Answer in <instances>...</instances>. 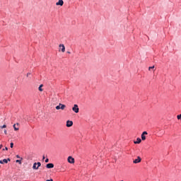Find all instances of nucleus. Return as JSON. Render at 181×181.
<instances>
[{
    "label": "nucleus",
    "mask_w": 181,
    "mask_h": 181,
    "mask_svg": "<svg viewBox=\"0 0 181 181\" xmlns=\"http://www.w3.org/2000/svg\"><path fill=\"white\" fill-rule=\"evenodd\" d=\"M72 111H74V112H76V114H78V112L80 111V109L78 108V105H74V107H72Z\"/></svg>",
    "instance_id": "f257e3e1"
},
{
    "label": "nucleus",
    "mask_w": 181,
    "mask_h": 181,
    "mask_svg": "<svg viewBox=\"0 0 181 181\" xmlns=\"http://www.w3.org/2000/svg\"><path fill=\"white\" fill-rule=\"evenodd\" d=\"M56 110H64L66 108V105L59 103V105L56 106Z\"/></svg>",
    "instance_id": "f03ea898"
},
{
    "label": "nucleus",
    "mask_w": 181,
    "mask_h": 181,
    "mask_svg": "<svg viewBox=\"0 0 181 181\" xmlns=\"http://www.w3.org/2000/svg\"><path fill=\"white\" fill-rule=\"evenodd\" d=\"M59 49H61V51L62 52V53H64L66 52V47H64V45L63 44H60L59 45Z\"/></svg>",
    "instance_id": "7ed1b4c3"
},
{
    "label": "nucleus",
    "mask_w": 181,
    "mask_h": 181,
    "mask_svg": "<svg viewBox=\"0 0 181 181\" xmlns=\"http://www.w3.org/2000/svg\"><path fill=\"white\" fill-rule=\"evenodd\" d=\"M64 1L63 0H59L58 2L56 3L57 6H63Z\"/></svg>",
    "instance_id": "20e7f679"
},
{
    "label": "nucleus",
    "mask_w": 181,
    "mask_h": 181,
    "mask_svg": "<svg viewBox=\"0 0 181 181\" xmlns=\"http://www.w3.org/2000/svg\"><path fill=\"white\" fill-rule=\"evenodd\" d=\"M141 160H142V158L138 156L136 159L133 160V163H140Z\"/></svg>",
    "instance_id": "39448f33"
},
{
    "label": "nucleus",
    "mask_w": 181,
    "mask_h": 181,
    "mask_svg": "<svg viewBox=\"0 0 181 181\" xmlns=\"http://www.w3.org/2000/svg\"><path fill=\"white\" fill-rule=\"evenodd\" d=\"M66 127L70 128V127H73V121L68 120L66 121Z\"/></svg>",
    "instance_id": "423d86ee"
},
{
    "label": "nucleus",
    "mask_w": 181,
    "mask_h": 181,
    "mask_svg": "<svg viewBox=\"0 0 181 181\" xmlns=\"http://www.w3.org/2000/svg\"><path fill=\"white\" fill-rule=\"evenodd\" d=\"M145 135H148V132H144L141 134V139L142 141H145V139H146V136H145Z\"/></svg>",
    "instance_id": "0eeeda50"
},
{
    "label": "nucleus",
    "mask_w": 181,
    "mask_h": 181,
    "mask_svg": "<svg viewBox=\"0 0 181 181\" xmlns=\"http://www.w3.org/2000/svg\"><path fill=\"white\" fill-rule=\"evenodd\" d=\"M69 163H74V158L71 156L68 157Z\"/></svg>",
    "instance_id": "6e6552de"
},
{
    "label": "nucleus",
    "mask_w": 181,
    "mask_h": 181,
    "mask_svg": "<svg viewBox=\"0 0 181 181\" xmlns=\"http://www.w3.org/2000/svg\"><path fill=\"white\" fill-rule=\"evenodd\" d=\"M46 168L47 169H52V168H54V165L53 163H48V164H47Z\"/></svg>",
    "instance_id": "1a4fd4ad"
},
{
    "label": "nucleus",
    "mask_w": 181,
    "mask_h": 181,
    "mask_svg": "<svg viewBox=\"0 0 181 181\" xmlns=\"http://www.w3.org/2000/svg\"><path fill=\"white\" fill-rule=\"evenodd\" d=\"M13 129L15 131H19V123L14 124Z\"/></svg>",
    "instance_id": "9d476101"
},
{
    "label": "nucleus",
    "mask_w": 181,
    "mask_h": 181,
    "mask_svg": "<svg viewBox=\"0 0 181 181\" xmlns=\"http://www.w3.org/2000/svg\"><path fill=\"white\" fill-rule=\"evenodd\" d=\"M33 169H34V170H37V169H39V166H37V163H34V164L33 165Z\"/></svg>",
    "instance_id": "9b49d317"
},
{
    "label": "nucleus",
    "mask_w": 181,
    "mask_h": 181,
    "mask_svg": "<svg viewBox=\"0 0 181 181\" xmlns=\"http://www.w3.org/2000/svg\"><path fill=\"white\" fill-rule=\"evenodd\" d=\"M141 142H142L141 138H137L136 141H134V144H141Z\"/></svg>",
    "instance_id": "f8f14e48"
},
{
    "label": "nucleus",
    "mask_w": 181,
    "mask_h": 181,
    "mask_svg": "<svg viewBox=\"0 0 181 181\" xmlns=\"http://www.w3.org/2000/svg\"><path fill=\"white\" fill-rule=\"evenodd\" d=\"M8 162H11V158L3 159V163H8Z\"/></svg>",
    "instance_id": "ddd939ff"
},
{
    "label": "nucleus",
    "mask_w": 181,
    "mask_h": 181,
    "mask_svg": "<svg viewBox=\"0 0 181 181\" xmlns=\"http://www.w3.org/2000/svg\"><path fill=\"white\" fill-rule=\"evenodd\" d=\"M23 158H21V160H16V163H19V165H22V160H23Z\"/></svg>",
    "instance_id": "4468645a"
},
{
    "label": "nucleus",
    "mask_w": 181,
    "mask_h": 181,
    "mask_svg": "<svg viewBox=\"0 0 181 181\" xmlns=\"http://www.w3.org/2000/svg\"><path fill=\"white\" fill-rule=\"evenodd\" d=\"M42 87H43V84H41L39 88H38V90L39 91H43V88H42Z\"/></svg>",
    "instance_id": "2eb2a0df"
},
{
    "label": "nucleus",
    "mask_w": 181,
    "mask_h": 181,
    "mask_svg": "<svg viewBox=\"0 0 181 181\" xmlns=\"http://www.w3.org/2000/svg\"><path fill=\"white\" fill-rule=\"evenodd\" d=\"M37 166H38V168L42 166V163L40 162L37 163Z\"/></svg>",
    "instance_id": "dca6fc26"
},
{
    "label": "nucleus",
    "mask_w": 181,
    "mask_h": 181,
    "mask_svg": "<svg viewBox=\"0 0 181 181\" xmlns=\"http://www.w3.org/2000/svg\"><path fill=\"white\" fill-rule=\"evenodd\" d=\"M153 69H155V66H149V67H148V70H149V71H151V69L153 70Z\"/></svg>",
    "instance_id": "f3484780"
},
{
    "label": "nucleus",
    "mask_w": 181,
    "mask_h": 181,
    "mask_svg": "<svg viewBox=\"0 0 181 181\" xmlns=\"http://www.w3.org/2000/svg\"><path fill=\"white\" fill-rule=\"evenodd\" d=\"M177 119H180L181 120V115H178L177 116Z\"/></svg>",
    "instance_id": "a211bd4d"
},
{
    "label": "nucleus",
    "mask_w": 181,
    "mask_h": 181,
    "mask_svg": "<svg viewBox=\"0 0 181 181\" xmlns=\"http://www.w3.org/2000/svg\"><path fill=\"white\" fill-rule=\"evenodd\" d=\"M1 128H6V124H4L3 126L1 127Z\"/></svg>",
    "instance_id": "6ab92c4d"
},
{
    "label": "nucleus",
    "mask_w": 181,
    "mask_h": 181,
    "mask_svg": "<svg viewBox=\"0 0 181 181\" xmlns=\"http://www.w3.org/2000/svg\"><path fill=\"white\" fill-rule=\"evenodd\" d=\"M10 146L11 148H13V143H11Z\"/></svg>",
    "instance_id": "aec40b11"
},
{
    "label": "nucleus",
    "mask_w": 181,
    "mask_h": 181,
    "mask_svg": "<svg viewBox=\"0 0 181 181\" xmlns=\"http://www.w3.org/2000/svg\"><path fill=\"white\" fill-rule=\"evenodd\" d=\"M49 163V158L45 159V163Z\"/></svg>",
    "instance_id": "412c9836"
},
{
    "label": "nucleus",
    "mask_w": 181,
    "mask_h": 181,
    "mask_svg": "<svg viewBox=\"0 0 181 181\" xmlns=\"http://www.w3.org/2000/svg\"><path fill=\"white\" fill-rule=\"evenodd\" d=\"M8 151V147H5V148H3V151Z\"/></svg>",
    "instance_id": "4be33fe9"
},
{
    "label": "nucleus",
    "mask_w": 181,
    "mask_h": 181,
    "mask_svg": "<svg viewBox=\"0 0 181 181\" xmlns=\"http://www.w3.org/2000/svg\"><path fill=\"white\" fill-rule=\"evenodd\" d=\"M16 158H17L18 159H21V156H19V155H17V156H16Z\"/></svg>",
    "instance_id": "5701e85b"
},
{
    "label": "nucleus",
    "mask_w": 181,
    "mask_h": 181,
    "mask_svg": "<svg viewBox=\"0 0 181 181\" xmlns=\"http://www.w3.org/2000/svg\"><path fill=\"white\" fill-rule=\"evenodd\" d=\"M29 76H30V73L27 74V77H29Z\"/></svg>",
    "instance_id": "b1692460"
},
{
    "label": "nucleus",
    "mask_w": 181,
    "mask_h": 181,
    "mask_svg": "<svg viewBox=\"0 0 181 181\" xmlns=\"http://www.w3.org/2000/svg\"><path fill=\"white\" fill-rule=\"evenodd\" d=\"M3 146H3L2 144H1V145H0V149H2Z\"/></svg>",
    "instance_id": "393cba45"
},
{
    "label": "nucleus",
    "mask_w": 181,
    "mask_h": 181,
    "mask_svg": "<svg viewBox=\"0 0 181 181\" xmlns=\"http://www.w3.org/2000/svg\"><path fill=\"white\" fill-rule=\"evenodd\" d=\"M0 163L4 164V160H0Z\"/></svg>",
    "instance_id": "a878e982"
},
{
    "label": "nucleus",
    "mask_w": 181,
    "mask_h": 181,
    "mask_svg": "<svg viewBox=\"0 0 181 181\" xmlns=\"http://www.w3.org/2000/svg\"><path fill=\"white\" fill-rule=\"evenodd\" d=\"M4 134H5V135H6L8 134L6 130H4Z\"/></svg>",
    "instance_id": "bb28decb"
},
{
    "label": "nucleus",
    "mask_w": 181,
    "mask_h": 181,
    "mask_svg": "<svg viewBox=\"0 0 181 181\" xmlns=\"http://www.w3.org/2000/svg\"><path fill=\"white\" fill-rule=\"evenodd\" d=\"M45 156H42V160H45Z\"/></svg>",
    "instance_id": "cd10ccee"
},
{
    "label": "nucleus",
    "mask_w": 181,
    "mask_h": 181,
    "mask_svg": "<svg viewBox=\"0 0 181 181\" xmlns=\"http://www.w3.org/2000/svg\"><path fill=\"white\" fill-rule=\"evenodd\" d=\"M67 53H68L69 54H70L71 52L68 51Z\"/></svg>",
    "instance_id": "c85d7f7f"
}]
</instances>
